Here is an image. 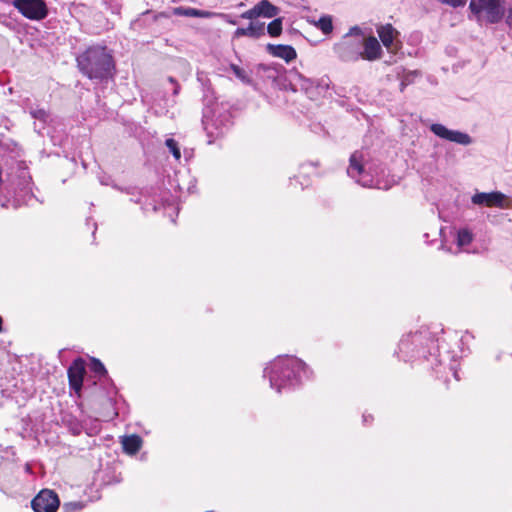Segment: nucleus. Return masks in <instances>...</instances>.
<instances>
[{
	"label": "nucleus",
	"instance_id": "nucleus-1",
	"mask_svg": "<svg viewBox=\"0 0 512 512\" xmlns=\"http://www.w3.org/2000/svg\"><path fill=\"white\" fill-rule=\"evenodd\" d=\"M77 67L89 79L112 78L115 70L114 59L105 46L88 47L77 57Z\"/></svg>",
	"mask_w": 512,
	"mask_h": 512
},
{
	"label": "nucleus",
	"instance_id": "nucleus-2",
	"mask_svg": "<svg viewBox=\"0 0 512 512\" xmlns=\"http://www.w3.org/2000/svg\"><path fill=\"white\" fill-rule=\"evenodd\" d=\"M308 369L307 365L296 357H283L276 359L270 368L269 379L277 392L297 379L301 371Z\"/></svg>",
	"mask_w": 512,
	"mask_h": 512
},
{
	"label": "nucleus",
	"instance_id": "nucleus-3",
	"mask_svg": "<svg viewBox=\"0 0 512 512\" xmlns=\"http://www.w3.org/2000/svg\"><path fill=\"white\" fill-rule=\"evenodd\" d=\"M469 8L478 19L482 14L488 23H498L504 16V8L501 0H471Z\"/></svg>",
	"mask_w": 512,
	"mask_h": 512
},
{
	"label": "nucleus",
	"instance_id": "nucleus-4",
	"mask_svg": "<svg viewBox=\"0 0 512 512\" xmlns=\"http://www.w3.org/2000/svg\"><path fill=\"white\" fill-rule=\"evenodd\" d=\"M13 6L27 19L42 20L48 15L44 0H14Z\"/></svg>",
	"mask_w": 512,
	"mask_h": 512
},
{
	"label": "nucleus",
	"instance_id": "nucleus-5",
	"mask_svg": "<svg viewBox=\"0 0 512 512\" xmlns=\"http://www.w3.org/2000/svg\"><path fill=\"white\" fill-rule=\"evenodd\" d=\"M59 506L58 494L50 489H42L31 501L34 512H56Z\"/></svg>",
	"mask_w": 512,
	"mask_h": 512
},
{
	"label": "nucleus",
	"instance_id": "nucleus-6",
	"mask_svg": "<svg viewBox=\"0 0 512 512\" xmlns=\"http://www.w3.org/2000/svg\"><path fill=\"white\" fill-rule=\"evenodd\" d=\"M356 33L358 38L353 40L349 34L344 37V40L339 44L338 50L342 59L346 61L358 60L359 59V48L361 46L362 35L361 30L358 27L351 29V33Z\"/></svg>",
	"mask_w": 512,
	"mask_h": 512
},
{
	"label": "nucleus",
	"instance_id": "nucleus-7",
	"mask_svg": "<svg viewBox=\"0 0 512 512\" xmlns=\"http://www.w3.org/2000/svg\"><path fill=\"white\" fill-rule=\"evenodd\" d=\"M85 374V361L80 357L75 359L67 370L69 386L78 395H80Z\"/></svg>",
	"mask_w": 512,
	"mask_h": 512
},
{
	"label": "nucleus",
	"instance_id": "nucleus-8",
	"mask_svg": "<svg viewBox=\"0 0 512 512\" xmlns=\"http://www.w3.org/2000/svg\"><path fill=\"white\" fill-rule=\"evenodd\" d=\"M430 130L438 137L455 142L461 145H469L472 140L471 137L463 132L450 130L446 128L444 125L435 123L430 126Z\"/></svg>",
	"mask_w": 512,
	"mask_h": 512
},
{
	"label": "nucleus",
	"instance_id": "nucleus-9",
	"mask_svg": "<svg viewBox=\"0 0 512 512\" xmlns=\"http://www.w3.org/2000/svg\"><path fill=\"white\" fill-rule=\"evenodd\" d=\"M361 45L363 46V51L359 53V58L374 61L381 57L382 48L374 36L361 38Z\"/></svg>",
	"mask_w": 512,
	"mask_h": 512
},
{
	"label": "nucleus",
	"instance_id": "nucleus-10",
	"mask_svg": "<svg viewBox=\"0 0 512 512\" xmlns=\"http://www.w3.org/2000/svg\"><path fill=\"white\" fill-rule=\"evenodd\" d=\"M504 194L501 192L476 193L472 196V202L475 205L486 207H502L504 202Z\"/></svg>",
	"mask_w": 512,
	"mask_h": 512
},
{
	"label": "nucleus",
	"instance_id": "nucleus-11",
	"mask_svg": "<svg viewBox=\"0 0 512 512\" xmlns=\"http://www.w3.org/2000/svg\"><path fill=\"white\" fill-rule=\"evenodd\" d=\"M267 49L271 55H273L274 57L281 58L285 60L287 63L293 61L297 57L296 50L290 45L268 44Z\"/></svg>",
	"mask_w": 512,
	"mask_h": 512
},
{
	"label": "nucleus",
	"instance_id": "nucleus-12",
	"mask_svg": "<svg viewBox=\"0 0 512 512\" xmlns=\"http://www.w3.org/2000/svg\"><path fill=\"white\" fill-rule=\"evenodd\" d=\"M265 35V25L264 23H254L251 22L247 28H237L234 32L235 38H240L243 36H247L250 38H259Z\"/></svg>",
	"mask_w": 512,
	"mask_h": 512
},
{
	"label": "nucleus",
	"instance_id": "nucleus-13",
	"mask_svg": "<svg viewBox=\"0 0 512 512\" xmlns=\"http://www.w3.org/2000/svg\"><path fill=\"white\" fill-rule=\"evenodd\" d=\"M123 451L129 455H135L142 447L143 440L137 434L124 436L121 440Z\"/></svg>",
	"mask_w": 512,
	"mask_h": 512
},
{
	"label": "nucleus",
	"instance_id": "nucleus-14",
	"mask_svg": "<svg viewBox=\"0 0 512 512\" xmlns=\"http://www.w3.org/2000/svg\"><path fill=\"white\" fill-rule=\"evenodd\" d=\"M364 172L363 155L359 151L352 153L349 159V167L347 173L349 176L356 178Z\"/></svg>",
	"mask_w": 512,
	"mask_h": 512
},
{
	"label": "nucleus",
	"instance_id": "nucleus-15",
	"mask_svg": "<svg viewBox=\"0 0 512 512\" xmlns=\"http://www.w3.org/2000/svg\"><path fill=\"white\" fill-rule=\"evenodd\" d=\"M376 31L382 44L389 49L393 43L395 36L398 34L396 29L391 24L388 23L385 25L378 26Z\"/></svg>",
	"mask_w": 512,
	"mask_h": 512
},
{
	"label": "nucleus",
	"instance_id": "nucleus-16",
	"mask_svg": "<svg viewBox=\"0 0 512 512\" xmlns=\"http://www.w3.org/2000/svg\"><path fill=\"white\" fill-rule=\"evenodd\" d=\"M172 13L176 16H185V17H198V18H210L213 13L206 10H199L192 7H175L172 9Z\"/></svg>",
	"mask_w": 512,
	"mask_h": 512
},
{
	"label": "nucleus",
	"instance_id": "nucleus-17",
	"mask_svg": "<svg viewBox=\"0 0 512 512\" xmlns=\"http://www.w3.org/2000/svg\"><path fill=\"white\" fill-rule=\"evenodd\" d=\"M258 16L272 18L279 13V8L273 5L268 0H261L256 4Z\"/></svg>",
	"mask_w": 512,
	"mask_h": 512
},
{
	"label": "nucleus",
	"instance_id": "nucleus-18",
	"mask_svg": "<svg viewBox=\"0 0 512 512\" xmlns=\"http://www.w3.org/2000/svg\"><path fill=\"white\" fill-rule=\"evenodd\" d=\"M267 32L271 37H278L282 33V18H275L267 26Z\"/></svg>",
	"mask_w": 512,
	"mask_h": 512
},
{
	"label": "nucleus",
	"instance_id": "nucleus-19",
	"mask_svg": "<svg viewBox=\"0 0 512 512\" xmlns=\"http://www.w3.org/2000/svg\"><path fill=\"white\" fill-rule=\"evenodd\" d=\"M90 369L93 373H95L96 375L100 376V377H103V376H106L107 375V370L105 368V366L103 365V363L97 359V358H92L91 359V362H90Z\"/></svg>",
	"mask_w": 512,
	"mask_h": 512
},
{
	"label": "nucleus",
	"instance_id": "nucleus-20",
	"mask_svg": "<svg viewBox=\"0 0 512 512\" xmlns=\"http://www.w3.org/2000/svg\"><path fill=\"white\" fill-rule=\"evenodd\" d=\"M473 240V235L468 229H461L457 234V242L460 246L469 245Z\"/></svg>",
	"mask_w": 512,
	"mask_h": 512
},
{
	"label": "nucleus",
	"instance_id": "nucleus-21",
	"mask_svg": "<svg viewBox=\"0 0 512 512\" xmlns=\"http://www.w3.org/2000/svg\"><path fill=\"white\" fill-rule=\"evenodd\" d=\"M318 28L321 29V31L324 34H329L333 30V24L332 19L329 16H323L319 19L317 23Z\"/></svg>",
	"mask_w": 512,
	"mask_h": 512
},
{
	"label": "nucleus",
	"instance_id": "nucleus-22",
	"mask_svg": "<svg viewBox=\"0 0 512 512\" xmlns=\"http://www.w3.org/2000/svg\"><path fill=\"white\" fill-rule=\"evenodd\" d=\"M230 69L233 71L235 76L238 79H240L242 82L247 83V84L251 82V79L247 75L246 71L244 69L240 68L238 65L230 64Z\"/></svg>",
	"mask_w": 512,
	"mask_h": 512
},
{
	"label": "nucleus",
	"instance_id": "nucleus-23",
	"mask_svg": "<svg viewBox=\"0 0 512 512\" xmlns=\"http://www.w3.org/2000/svg\"><path fill=\"white\" fill-rule=\"evenodd\" d=\"M165 145L170 150V152L172 153L176 160H179L181 158V151L180 148L178 147V143L176 142V140H174L173 138H168L165 141Z\"/></svg>",
	"mask_w": 512,
	"mask_h": 512
},
{
	"label": "nucleus",
	"instance_id": "nucleus-24",
	"mask_svg": "<svg viewBox=\"0 0 512 512\" xmlns=\"http://www.w3.org/2000/svg\"><path fill=\"white\" fill-rule=\"evenodd\" d=\"M257 17H259V16H258L256 5L253 8H251L241 14V18H243V19L253 20Z\"/></svg>",
	"mask_w": 512,
	"mask_h": 512
},
{
	"label": "nucleus",
	"instance_id": "nucleus-25",
	"mask_svg": "<svg viewBox=\"0 0 512 512\" xmlns=\"http://www.w3.org/2000/svg\"><path fill=\"white\" fill-rule=\"evenodd\" d=\"M442 3L449 4L453 7L463 6L466 3V0H439Z\"/></svg>",
	"mask_w": 512,
	"mask_h": 512
},
{
	"label": "nucleus",
	"instance_id": "nucleus-26",
	"mask_svg": "<svg viewBox=\"0 0 512 512\" xmlns=\"http://www.w3.org/2000/svg\"><path fill=\"white\" fill-rule=\"evenodd\" d=\"M168 17H169V14L165 11H162V12L155 14L153 17V20L158 21L161 18H168Z\"/></svg>",
	"mask_w": 512,
	"mask_h": 512
},
{
	"label": "nucleus",
	"instance_id": "nucleus-27",
	"mask_svg": "<svg viewBox=\"0 0 512 512\" xmlns=\"http://www.w3.org/2000/svg\"><path fill=\"white\" fill-rule=\"evenodd\" d=\"M506 23L509 26V28L512 30V7L509 8L508 14L506 17Z\"/></svg>",
	"mask_w": 512,
	"mask_h": 512
},
{
	"label": "nucleus",
	"instance_id": "nucleus-28",
	"mask_svg": "<svg viewBox=\"0 0 512 512\" xmlns=\"http://www.w3.org/2000/svg\"><path fill=\"white\" fill-rule=\"evenodd\" d=\"M68 506H73V509L74 510H80L82 508V505L81 504H78V503H74V504H66L65 505V508L68 507Z\"/></svg>",
	"mask_w": 512,
	"mask_h": 512
},
{
	"label": "nucleus",
	"instance_id": "nucleus-29",
	"mask_svg": "<svg viewBox=\"0 0 512 512\" xmlns=\"http://www.w3.org/2000/svg\"><path fill=\"white\" fill-rule=\"evenodd\" d=\"M3 331V319L0 316V333Z\"/></svg>",
	"mask_w": 512,
	"mask_h": 512
},
{
	"label": "nucleus",
	"instance_id": "nucleus-30",
	"mask_svg": "<svg viewBox=\"0 0 512 512\" xmlns=\"http://www.w3.org/2000/svg\"><path fill=\"white\" fill-rule=\"evenodd\" d=\"M229 23L235 25L236 21L235 20H229Z\"/></svg>",
	"mask_w": 512,
	"mask_h": 512
}]
</instances>
